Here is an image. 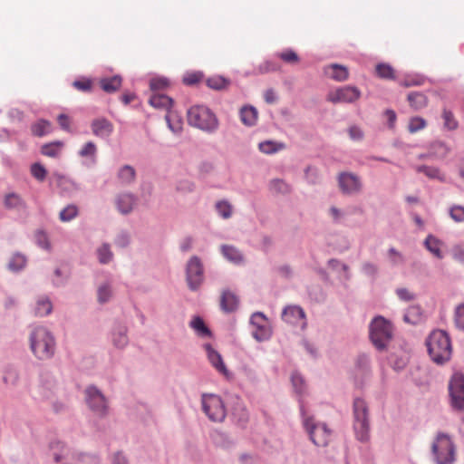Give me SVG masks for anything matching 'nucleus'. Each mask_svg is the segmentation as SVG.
<instances>
[{
    "mask_svg": "<svg viewBox=\"0 0 464 464\" xmlns=\"http://www.w3.org/2000/svg\"><path fill=\"white\" fill-rule=\"evenodd\" d=\"M186 282L188 289L197 292L205 281V269L202 260L198 256L188 258L185 267Z\"/></svg>",
    "mask_w": 464,
    "mask_h": 464,
    "instance_id": "6e6552de",
    "label": "nucleus"
},
{
    "mask_svg": "<svg viewBox=\"0 0 464 464\" xmlns=\"http://www.w3.org/2000/svg\"><path fill=\"white\" fill-rule=\"evenodd\" d=\"M130 235L125 231H122L120 234H118L114 239V244L121 248L127 247L130 245Z\"/></svg>",
    "mask_w": 464,
    "mask_h": 464,
    "instance_id": "338daca9",
    "label": "nucleus"
},
{
    "mask_svg": "<svg viewBox=\"0 0 464 464\" xmlns=\"http://www.w3.org/2000/svg\"><path fill=\"white\" fill-rule=\"evenodd\" d=\"M113 296V286L111 280H106L97 287V302L100 304L109 303Z\"/></svg>",
    "mask_w": 464,
    "mask_h": 464,
    "instance_id": "393cba45",
    "label": "nucleus"
},
{
    "mask_svg": "<svg viewBox=\"0 0 464 464\" xmlns=\"http://www.w3.org/2000/svg\"><path fill=\"white\" fill-rule=\"evenodd\" d=\"M250 324L253 327L252 336L257 342H264L272 336V328L267 317L261 312L254 313L250 317Z\"/></svg>",
    "mask_w": 464,
    "mask_h": 464,
    "instance_id": "9d476101",
    "label": "nucleus"
},
{
    "mask_svg": "<svg viewBox=\"0 0 464 464\" xmlns=\"http://www.w3.org/2000/svg\"><path fill=\"white\" fill-rule=\"evenodd\" d=\"M53 274L54 277L52 280L53 286L63 287L67 284L70 277L69 273L63 271L61 268H55Z\"/></svg>",
    "mask_w": 464,
    "mask_h": 464,
    "instance_id": "8fccbe9b",
    "label": "nucleus"
},
{
    "mask_svg": "<svg viewBox=\"0 0 464 464\" xmlns=\"http://www.w3.org/2000/svg\"><path fill=\"white\" fill-rule=\"evenodd\" d=\"M441 244V241L432 235H429L424 241L425 247L439 259L443 258Z\"/></svg>",
    "mask_w": 464,
    "mask_h": 464,
    "instance_id": "f704fd0d",
    "label": "nucleus"
},
{
    "mask_svg": "<svg viewBox=\"0 0 464 464\" xmlns=\"http://www.w3.org/2000/svg\"><path fill=\"white\" fill-rule=\"evenodd\" d=\"M278 56L285 63H296L299 61V57L295 52L292 49H287L278 54Z\"/></svg>",
    "mask_w": 464,
    "mask_h": 464,
    "instance_id": "69168bd1",
    "label": "nucleus"
},
{
    "mask_svg": "<svg viewBox=\"0 0 464 464\" xmlns=\"http://www.w3.org/2000/svg\"><path fill=\"white\" fill-rule=\"evenodd\" d=\"M100 85L104 92L112 93L121 87V78L118 75L110 78H103L101 80Z\"/></svg>",
    "mask_w": 464,
    "mask_h": 464,
    "instance_id": "c9c22d12",
    "label": "nucleus"
},
{
    "mask_svg": "<svg viewBox=\"0 0 464 464\" xmlns=\"http://www.w3.org/2000/svg\"><path fill=\"white\" fill-rule=\"evenodd\" d=\"M136 171L133 167L124 165L119 169L118 178L124 185H130L135 180Z\"/></svg>",
    "mask_w": 464,
    "mask_h": 464,
    "instance_id": "58836bf2",
    "label": "nucleus"
},
{
    "mask_svg": "<svg viewBox=\"0 0 464 464\" xmlns=\"http://www.w3.org/2000/svg\"><path fill=\"white\" fill-rule=\"evenodd\" d=\"M305 179L310 184H317L320 181L318 169L314 167L308 166L304 170Z\"/></svg>",
    "mask_w": 464,
    "mask_h": 464,
    "instance_id": "052dcab7",
    "label": "nucleus"
},
{
    "mask_svg": "<svg viewBox=\"0 0 464 464\" xmlns=\"http://www.w3.org/2000/svg\"><path fill=\"white\" fill-rule=\"evenodd\" d=\"M269 189L276 194L286 195L291 192V187L283 179H275L269 183Z\"/></svg>",
    "mask_w": 464,
    "mask_h": 464,
    "instance_id": "37998d69",
    "label": "nucleus"
},
{
    "mask_svg": "<svg viewBox=\"0 0 464 464\" xmlns=\"http://www.w3.org/2000/svg\"><path fill=\"white\" fill-rule=\"evenodd\" d=\"M257 115L258 112L256 109L251 105H245L239 111L240 121L247 127L256 125Z\"/></svg>",
    "mask_w": 464,
    "mask_h": 464,
    "instance_id": "bb28decb",
    "label": "nucleus"
},
{
    "mask_svg": "<svg viewBox=\"0 0 464 464\" xmlns=\"http://www.w3.org/2000/svg\"><path fill=\"white\" fill-rule=\"evenodd\" d=\"M30 348L34 355L41 361L53 358L56 343L53 334L45 327H35L30 334Z\"/></svg>",
    "mask_w": 464,
    "mask_h": 464,
    "instance_id": "f257e3e1",
    "label": "nucleus"
},
{
    "mask_svg": "<svg viewBox=\"0 0 464 464\" xmlns=\"http://www.w3.org/2000/svg\"><path fill=\"white\" fill-rule=\"evenodd\" d=\"M403 321L411 325L421 324L424 321L422 308L419 304L409 306L403 314Z\"/></svg>",
    "mask_w": 464,
    "mask_h": 464,
    "instance_id": "4be33fe9",
    "label": "nucleus"
},
{
    "mask_svg": "<svg viewBox=\"0 0 464 464\" xmlns=\"http://www.w3.org/2000/svg\"><path fill=\"white\" fill-rule=\"evenodd\" d=\"M376 73L382 79L392 80L395 78L393 68L388 63L376 65Z\"/></svg>",
    "mask_w": 464,
    "mask_h": 464,
    "instance_id": "09e8293b",
    "label": "nucleus"
},
{
    "mask_svg": "<svg viewBox=\"0 0 464 464\" xmlns=\"http://www.w3.org/2000/svg\"><path fill=\"white\" fill-rule=\"evenodd\" d=\"M282 319L292 325H296L301 320H305V313L299 305H287L282 312Z\"/></svg>",
    "mask_w": 464,
    "mask_h": 464,
    "instance_id": "a211bd4d",
    "label": "nucleus"
},
{
    "mask_svg": "<svg viewBox=\"0 0 464 464\" xmlns=\"http://www.w3.org/2000/svg\"><path fill=\"white\" fill-rule=\"evenodd\" d=\"M430 150L431 153L438 158H445L450 152V149L442 141H436L432 143Z\"/></svg>",
    "mask_w": 464,
    "mask_h": 464,
    "instance_id": "13d9d810",
    "label": "nucleus"
},
{
    "mask_svg": "<svg viewBox=\"0 0 464 464\" xmlns=\"http://www.w3.org/2000/svg\"><path fill=\"white\" fill-rule=\"evenodd\" d=\"M33 135L43 137L51 131V123L46 120H39L31 126Z\"/></svg>",
    "mask_w": 464,
    "mask_h": 464,
    "instance_id": "79ce46f5",
    "label": "nucleus"
},
{
    "mask_svg": "<svg viewBox=\"0 0 464 464\" xmlns=\"http://www.w3.org/2000/svg\"><path fill=\"white\" fill-rule=\"evenodd\" d=\"M85 400L89 408L99 416H105L108 412L107 401L102 392L95 386H89L85 390Z\"/></svg>",
    "mask_w": 464,
    "mask_h": 464,
    "instance_id": "ddd939ff",
    "label": "nucleus"
},
{
    "mask_svg": "<svg viewBox=\"0 0 464 464\" xmlns=\"http://www.w3.org/2000/svg\"><path fill=\"white\" fill-rule=\"evenodd\" d=\"M26 265V257L24 255L21 253H15L12 256L9 263L8 268L13 272H19L24 268Z\"/></svg>",
    "mask_w": 464,
    "mask_h": 464,
    "instance_id": "c03bdc74",
    "label": "nucleus"
},
{
    "mask_svg": "<svg viewBox=\"0 0 464 464\" xmlns=\"http://www.w3.org/2000/svg\"><path fill=\"white\" fill-rule=\"evenodd\" d=\"M215 208L218 216L224 219H227L232 216L233 207L226 199L218 201L215 205Z\"/></svg>",
    "mask_w": 464,
    "mask_h": 464,
    "instance_id": "a18cd8bd",
    "label": "nucleus"
},
{
    "mask_svg": "<svg viewBox=\"0 0 464 464\" xmlns=\"http://www.w3.org/2000/svg\"><path fill=\"white\" fill-rule=\"evenodd\" d=\"M20 380L19 370L14 365H8L5 368L3 373V382L7 386H17Z\"/></svg>",
    "mask_w": 464,
    "mask_h": 464,
    "instance_id": "c756f323",
    "label": "nucleus"
},
{
    "mask_svg": "<svg viewBox=\"0 0 464 464\" xmlns=\"http://www.w3.org/2000/svg\"><path fill=\"white\" fill-rule=\"evenodd\" d=\"M258 148L265 154H273L283 150L285 148V144L274 140H265L258 144Z\"/></svg>",
    "mask_w": 464,
    "mask_h": 464,
    "instance_id": "4c0bfd02",
    "label": "nucleus"
},
{
    "mask_svg": "<svg viewBox=\"0 0 464 464\" xmlns=\"http://www.w3.org/2000/svg\"><path fill=\"white\" fill-rule=\"evenodd\" d=\"M450 216L455 222H464V207L454 205L450 208Z\"/></svg>",
    "mask_w": 464,
    "mask_h": 464,
    "instance_id": "680f3d73",
    "label": "nucleus"
},
{
    "mask_svg": "<svg viewBox=\"0 0 464 464\" xmlns=\"http://www.w3.org/2000/svg\"><path fill=\"white\" fill-rule=\"evenodd\" d=\"M428 353L437 364H443L451 356V342L447 332L434 330L426 340Z\"/></svg>",
    "mask_w": 464,
    "mask_h": 464,
    "instance_id": "f03ea898",
    "label": "nucleus"
},
{
    "mask_svg": "<svg viewBox=\"0 0 464 464\" xmlns=\"http://www.w3.org/2000/svg\"><path fill=\"white\" fill-rule=\"evenodd\" d=\"M78 154L82 158L89 159L91 165H95L97 162V147L93 141L86 142Z\"/></svg>",
    "mask_w": 464,
    "mask_h": 464,
    "instance_id": "72a5a7b5",
    "label": "nucleus"
},
{
    "mask_svg": "<svg viewBox=\"0 0 464 464\" xmlns=\"http://www.w3.org/2000/svg\"><path fill=\"white\" fill-rule=\"evenodd\" d=\"M451 406L458 411L464 410V375L456 372L449 383Z\"/></svg>",
    "mask_w": 464,
    "mask_h": 464,
    "instance_id": "9b49d317",
    "label": "nucleus"
},
{
    "mask_svg": "<svg viewBox=\"0 0 464 464\" xmlns=\"http://www.w3.org/2000/svg\"><path fill=\"white\" fill-rule=\"evenodd\" d=\"M233 415L241 426H244L248 420V412L241 403H237L234 408Z\"/></svg>",
    "mask_w": 464,
    "mask_h": 464,
    "instance_id": "5fc2aeb1",
    "label": "nucleus"
},
{
    "mask_svg": "<svg viewBox=\"0 0 464 464\" xmlns=\"http://www.w3.org/2000/svg\"><path fill=\"white\" fill-rule=\"evenodd\" d=\"M229 82L222 76H213L207 80V85L213 90H222L228 85Z\"/></svg>",
    "mask_w": 464,
    "mask_h": 464,
    "instance_id": "864d4df0",
    "label": "nucleus"
},
{
    "mask_svg": "<svg viewBox=\"0 0 464 464\" xmlns=\"http://www.w3.org/2000/svg\"><path fill=\"white\" fill-rule=\"evenodd\" d=\"M202 411L214 422H222L227 415L226 407L221 397L214 393L201 395Z\"/></svg>",
    "mask_w": 464,
    "mask_h": 464,
    "instance_id": "1a4fd4ad",
    "label": "nucleus"
},
{
    "mask_svg": "<svg viewBox=\"0 0 464 464\" xmlns=\"http://www.w3.org/2000/svg\"><path fill=\"white\" fill-rule=\"evenodd\" d=\"M220 249L222 255L227 261L235 265H243L245 263L244 255L236 246L231 245H222Z\"/></svg>",
    "mask_w": 464,
    "mask_h": 464,
    "instance_id": "b1692460",
    "label": "nucleus"
},
{
    "mask_svg": "<svg viewBox=\"0 0 464 464\" xmlns=\"http://www.w3.org/2000/svg\"><path fill=\"white\" fill-rule=\"evenodd\" d=\"M370 338L373 345L380 351L386 348L392 338V325L384 317H374L369 326Z\"/></svg>",
    "mask_w": 464,
    "mask_h": 464,
    "instance_id": "0eeeda50",
    "label": "nucleus"
},
{
    "mask_svg": "<svg viewBox=\"0 0 464 464\" xmlns=\"http://www.w3.org/2000/svg\"><path fill=\"white\" fill-rule=\"evenodd\" d=\"M190 327L197 333L198 336L209 337L211 331L206 325L203 319L199 316H195L189 323Z\"/></svg>",
    "mask_w": 464,
    "mask_h": 464,
    "instance_id": "e433bc0d",
    "label": "nucleus"
},
{
    "mask_svg": "<svg viewBox=\"0 0 464 464\" xmlns=\"http://www.w3.org/2000/svg\"><path fill=\"white\" fill-rule=\"evenodd\" d=\"M337 182L341 192L344 195H356L362 189L361 178L353 172H340L337 176Z\"/></svg>",
    "mask_w": 464,
    "mask_h": 464,
    "instance_id": "f8f14e48",
    "label": "nucleus"
},
{
    "mask_svg": "<svg viewBox=\"0 0 464 464\" xmlns=\"http://www.w3.org/2000/svg\"><path fill=\"white\" fill-rule=\"evenodd\" d=\"M188 123L204 132L212 134L219 126L216 114L205 105H193L187 111Z\"/></svg>",
    "mask_w": 464,
    "mask_h": 464,
    "instance_id": "7ed1b4c3",
    "label": "nucleus"
},
{
    "mask_svg": "<svg viewBox=\"0 0 464 464\" xmlns=\"http://www.w3.org/2000/svg\"><path fill=\"white\" fill-rule=\"evenodd\" d=\"M299 403L303 425L308 433L311 441L317 447L327 446L331 438V430L325 423L317 422L314 420L313 416H307L301 400L299 401Z\"/></svg>",
    "mask_w": 464,
    "mask_h": 464,
    "instance_id": "423d86ee",
    "label": "nucleus"
},
{
    "mask_svg": "<svg viewBox=\"0 0 464 464\" xmlns=\"http://www.w3.org/2000/svg\"><path fill=\"white\" fill-rule=\"evenodd\" d=\"M53 180L63 196H70L79 190L78 185L72 179L62 174L54 173Z\"/></svg>",
    "mask_w": 464,
    "mask_h": 464,
    "instance_id": "6ab92c4d",
    "label": "nucleus"
},
{
    "mask_svg": "<svg viewBox=\"0 0 464 464\" xmlns=\"http://www.w3.org/2000/svg\"><path fill=\"white\" fill-rule=\"evenodd\" d=\"M36 245L47 251L51 250L49 237L44 230H37L34 235Z\"/></svg>",
    "mask_w": 464,
    "mask_h": 464,
    "instance_id": "3c124183",
    "label": "nucleus"
},
{
    "mask_svg": "<svg viewBox=\"0 0 464 464\" xmlns=\"http://www.w3.org/2000/svg\"><path fill=\"white\" fill-rule=\"evenodd\" d=\"M442 119L444 121V127L449 130H454L458 128L459 122L455 119L451 111L447 109L443 110Z\"/></svg>",
    "mask_w": 464,
    "mask_h": 464,
    "instance_id": "603ef678",
    "label": "nucleus"
},
{
    "mask_svg": "<svg viewBox=\"0 0 464 464\" xmlns=\"http://www.w3.org/2000/svg\"><path fill=\"white\" fill-rule=\"evenodd\" d=\"M204 348L207 352L208 359L212 366L219 372L227 374V370L220 353L217 352L210 343H206Z\"/></svg>",
    "mask_w": 464,
    "mask_h": 464,
    "instance_id": "412c9836",
    "label": "nucleus"
},
{
    "mask_svg": "<svg viewBox=\"0 0 464 464\" xmlns=\"http://www.w3.org/2000/svg\"><path fill=\"white\" fill-rule=\"evenodd\" d=\"M111 341L115 348L124 349L129 344L128 327L116 322L111 332Z\"/></svg>",
    "mask_w": 464,
    "mask_h": 464,
    "instance_id": "dca6fc26",
    "label": "nucleus"
},
{
    "mask_svg": "<svg viewBox=\"0 0 464 464\" xmlns=\"http://www.w3.org/2000/svg\"><path fill=\"white\" fill-rule=\"evenodd\" d=\"M138 197L129 191L118 193L114 198L117 211L123 216L130 214L138 205Z\"/></svg>",
    "mask_w": 464,
    "mask_h": 464,
    "instance_id": "2eb2a0df",
    "label": "nucleus"
},
{
    "mask_svg": "<svg viewBox=\"0 0 464 464\" xmlns=\"http://www.w3.org/2000/svg\"><path fill=\"white\" fill-rule=\"evenodd\" d=\"M69 455V449L60 440L51 441L49 444V457L54 462L66 460Z\"/></svg>",
    "mask_w": 464,
    "mask_h": 464,
    "instance_id": "aec40b11",
    "label": "nucleus"
},
{
    "mask_svg": "<svg viewBox=\"0 0 464 464\" xmlns=\"http://www.w3.org/2000/svg\"><path fill=\"white\" fill-rule=\"evenodd\" d=\"M356 369L362 373H367L370 370V358L366 354H360L356 360Z\"/></svg>",
    "mask_w": 464,
    "mask_h": 464,
    "instance_id": "e2e57ef3",
    "label": "nucleus"
},
{
    "mask_svg": "<svg viewBox=\"0 0 464 464\" xmlns=\"http://www.w3.org/2000/svg\"><path fill=\"white\" fill-rule=\"evenodd\" d=\"M407 100L410 103V106L415 111L421 110L428 104V99L426 95L420 92H410L407 96Z\"/></svg>",
    "mask_w": 464,
    "mask_h": 464,
    "instance_id": "473e14b6",
    "label": "nucleus"
},
{
    "mask_svg": "<svg viewBox=\"0 0 464 464\" xmlns=\"http://www.w3.org/2000/svg\"><path fill=\"white\" fill-rule=\"evenodd\" d=\"M353 430L361 442L370 440V416L367 402L362 398H355L353 404Z\"/></svg>",
    "mask_w": 464,
    "mask_h": 464,
    "instance_id": "39448f33",
    "label": "nucleus"
},
{
    "mask_svg": "<svg viewBox=\"0 0 464 464\" xmlns=\"http://www.w3.org/2000/svg\"><path fill=\"white\" fill-rule=\"evenodd\" d=\"M237 296L229 290H224L220 299L221 309L226 313H232L237 308Z\"/></svg>",
    "mask_w": 464,
    "mask_h": 464,
    "instance_id": "a878e982",
    "label": "nucleus"
},
{
    "mask_svg": "<svg viewBox=\"0 0 464 464\" xmlns=\"http://www.w3.org/2000/svg\"><path fill=\"white\" fill-rule=\"evenodd\" d=\"M30 170H31L32 176L36 180L42 182L45 179L46 175H47V170L41 163L35 162V163L32 164Z\"/></svg>",
    "mask_w": 464,
    "mask_h": 464,
    "instance_id": "4d7b16f0",
    "label": "nucleus"
},
{
    "mask_svg": "<svg viewBox=\"0 0 464 464\" xmlns=\"http://www.w3.org/2000/svg\"><path fill=\"white\" fill-rule=\"evenodd\" d=\"M4 205L8 209H24L26 208L25 201L14 192L7 193L5 196Z\"/></svg>",
    "mask_w": 464,
    "mask_h": 464,
    "instance_id": "c85d7f7f",
    "label": "nucleus"
},
{
    "mask_svg": "<svg viewBox=\"0 0 464 464\" xmlns=\"http://www.w3.org/2000/svg\"><path fill=\"white\" fill-rule=\"evenodd\" d=\"M291 382L295 393L302 396L305 393L306 385L304 377L298 372H294L291 375Z\"/></svg>",
    "mask_w": 464,
    "mask_h": 464,
    "instance_id": "49530a36",
    "label": "nucleus"
},
{
    "mask_svg": "<svg viewBox=\"0 0 464 464\" xmlns=\"http://www.w3.org/2000/svg\"><path fill=\"white\" fill-rule=\"evenodd\" d=\"M78 216V208L74 204H70L63 208L59 218L63 222H69Z\"/></svg>",
    "mask_w": 464,
    "mask_h": 464,
    "instance_id": "de8ad7c7",
    "label": "nucleus"
},
{
    "mask_svg": "<svg viewBox=\"0 0 464 464\" xmlns=\"http://www.w3.org/2000/svg\"><path fill=\"white\" fill-rule=\"evenodd\" d=\"M415 169L419 173H423L426 177H428L430 179H437L440 182H444L446 180L445 175L437 167L419 165L415 167Z\"/></svg>",
    "mask_w": 464,
    "mask_h": 464,
    "instance_id": "cd10ccee",
    "label": "nucleus"
},
{
    "mask_svg": "<svg viewBox=\"0 0 464 464\" xmlns=\"http://www.w3.org/2000/svg\"><path fill=\"white\" fill-rule=\"evenodd\" d=\"M324 73L331 79L336 82H343L348 79L349 72L347 67L332 63L324 68Z\"/></svg>",
    "mask_w": 464,
    "mask_h": 464,
    "instance_id": "5701e85b",
    "label": "nucleus"
},
{
    "mask_svg": "<svg viewBox=\"0 0 464 464\" xmlns=\"http://www.w3.org/2000/svg\"><path fill=\"white\" fill-rule=\"evenodd\" d=\"M92 133L101 139H108L113 132V124L106 118L94 119L91 123Z\"/></svg>",
    "mask_w": 464,
    "mask_h": 464,
    "instance_id": "f3484780",
    "label": "nucleus"
},
{
    "mask_svg": "<svg viewBox=\"0 0 464 464\" xmlns=\"http://www.w3.org/2000/svg\"><path fill=\"white\" fill-rule=\"evenodd\" d=\"M431 456L436 464H454L456 461V445L451 437L438 432L431 444Z\"/></svg>",
    "mask_w": 464,
    "mask_h": 464,
    "instance_id": "20e7f679",
    "label": "nucleus"
},
{
    "mask_svg": "<svg viewBox=\"0 0 464 464\" xmlns=\"http://www.w3.org/2000/svg\"><path fill=\"white\" fill-rule=\"evenodd\" d=\"M149 102L154 108L169 111L172 106L173 100L165 94L154 93L150 96Z\"/></svg>",
    "mask_w": 464,
    "mask_h": 464,
    "instance_id": "7c9ffc66",
    "label": "nucleus"
},
{
    "mask_svg": "<svg viewBox=\"0 0 464 464\" xmlns=\"http://www.w3.org/2000/svg\"><path fill=\"white\" fill-rule=\"evenodd\" d=\"M63 146L62 141H53L44 144L41 148L43 155L50 158H57L61 153V149Z\"/></svg>",
    "mask_w": 464,
    "mask_h": 464,
    "instance_id": "a19ab883",
    "label": "nucleus"
},
{
    "mask_svg": "<svg viewBox=\"0 0 464 464\" xmlns=\"http://www.w3.org/2000/svg\"><path fill=\"white\" fill-rule=\"evenodd\" d=\"M52 311L53 304L50 298L45 295L38 297L34 307V314L43 317L50 314Z\"/></svg>",
    "mask_w": 464,
    "mask_h": 464,
    "instance_id": "2f4dec72",
    "label": "nucleus"
},
{
    "mask_svg": "<svg viewBox=\"0 0 464 464\" xmlns=\"http://www.w3.org/2000/svg\"><path fill=\"white\" fill-rule=\"evenodd\" d=\"M427 125L426 121L419 116H415L410 119L408 130L411 133H415L419 130H423Z\"/></svg>",
    "mask_w": 464,
    "mask_h": 464,
    "instance_id": "6e6d98bb",
    "label": "nucleus"
},
{
    "mask_svg": "<svg viewBox=\"0 0 464 464\" xmlns=\"http://www.w3.org/2000/svg\"><path fill=\"white\" fill-rule=\"evenodd\" d=\"M361 97V91L351 85H345L330 92L327 95V101L333 103H352Z\"/></svg>",
    "mask_w": 464,
    "mask_h": 464,
    "instance_id": "4468645a",
    "label": "nucleus"
},
{
    "mask_svg": "<svg viewBox=\"0 0 464 464\" xmlns=\"http://www.w3.org/2000/svg\"><path fill=\"white\" fill-rule=\"evenodd\" d=\"M280 69V66L273 61L266 60L260 63L256 71L259 74L268 73L271 72H276Z\"/></svg>",
    "mask_w": 464,
    "mask_h": 464,
    "instance_id": "bf43d9fd",
    "label": "nucleus"
},
{
    "mask_svg": "<svg viewBox=\"0 0 464 464\" xmlns=\"http://www.w3.org/2000/svg\"><path fill=\"white\" fill-rule=\"evenodd\" d=\"M98 261L102 265H107L113 259V253L111 250V246L108 243H103L96 250Z\"/></svg>",
    "mask_w": 464,
    "mask_h": 464,
    "instance_id": "ea45409f",
    "label": "nucleus"
},
{
    "mask_svg": "<svg viewBox=\"0 0 464 464\" xmlns=\"http://www.w3.org/2000/svg\"><path fill=\"white\" fill-rule=\"evenodd\" d=\"M176 189L181 193H190L195 189V184L189 179H181L176 185Z\"/></svg>",
    "mask_w": 464,
    "mask_h": 464,
    "instance_id": "0e129e2a",
    "label": "nucleus"
},
{
    "mask_svg": "<svg viewBox=\"0 0 464 464\" xmlns=\"http://www.w3.org/2000/svg\"><path fill=\"white\" fill-rule=\"evenodd\" d=\"M455 324L464 331V304H459L455 311Z\"/></svg>",
    "mask_w": 464,
    "mask_h": 464,
    "instance_id": "774afa93",
    "label": "nucleus"
}]
</instances>
